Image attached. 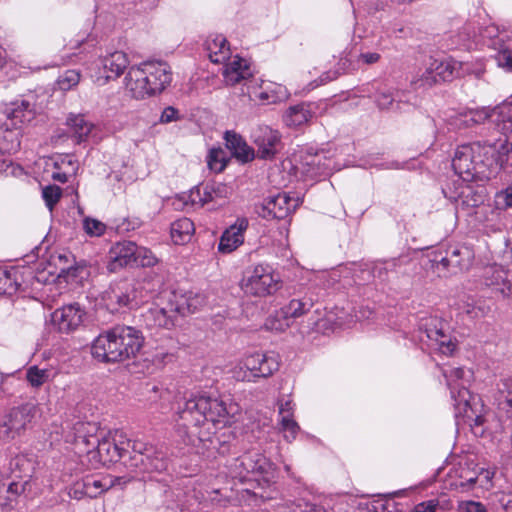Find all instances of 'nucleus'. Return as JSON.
Returning <instances> with one entry per match:
<instances>
[{"label": "nucleus", "instance_id": "nucleus-28", "mask_svg": "<svg viewBox=\"0 0 512 512\" xmlns=\"http://www.w3.org/2000/svg\"><path fill=\"white\" fill-rule=\"evenodd\" d=\"M101 64L103 66L105 81L116 79L123 74L129 65V59L125 52L114 51L102 58Z\"/></svg>", "mask_w": 512, "mask_h": 512}, {"label": "nucleus", "instance_id": "nucleus-36", "mask_svg": "<svg viewBox=\"0 0 512 512\" xmlns=\"http://www.w3.org/2000/svg\"><path fill=\"white\" fill-rule=\"evenodd\" d=\"M174 317L188 314V292L163 291L160 293Z\"/></svg>", "mask_w": 512, "mask_h": 512}, {"label": "nucleus", "instance_id": "nucleus-19", "mask_svg": "<svg viewBox=\"0 0 512 512\" xmlns=\"http://www.w3.org/2000/svg\"><path fill=\"white\" fill-rule=\"evenodd\" d=\"M76 443L84 444L88 453H94L99 456V462L102 464L116 462L120 459V452H116L113 441L107 434L102 438L93 436H78Z\"/></svg>", "mask_w": 512, "mask_h": 512}, {"label": "nucleus", "instance_id": "nucleus-4", "mask_svg": "<svg viewBox=\"0 0 512 512\" xmlns=\"http://www.w3.org/2000/svg\"><path fill=\"white\" fill-rule=\"evenodd\" d=\"M171 81L169 65L151 60L131 66L124 78V85L132 98L143 100L162 93Z\"/></svg>", "mask_w": 512, "mask_h": 512}, {"label": "nucleus", "instance_id": "nucleus-31", "mask_svg": "<svg viewBox=\"0 0 512 512\" xmlns=\"http://www.w3.org/2000/svg\"><path fill=\"white\" fill-rule=\"evenodd\" d=\"M131 479V477H115L102 480L94 476H86V491L84 493H86L89 498H95L110 487L125 485L130 482Z\"/></svg>", "mask_w": 512, "mask_h": 512}, {"label": "nucleus", "instance_id": "nucleus-1", "mask_svg": "<svg viewBox=\"0 0 512 512\" xmlns=\"http://www.w3.org/2000/svg\"><path fill=\"white\" fill-rule=\"evenodd\" d=\"M239 413V405L232 400L201 394L179 402L174 420L186 428L188 444L205 454L214 444L213 429L231 425Z\"/></svg>", "mask_w": 512, "mask_h": 512}, {"label": "nucleus", "instance_id": "nucleus-54", "mask_svg": "<svg viewBox=\"0 0 512 512\" xmlns=\"http://www.w3.org/2000/svg\"><path fill=\"white\" fill-rule=\"evenodd\" d=\"M462 72L463 76L465 75H474L476 78L480 79L485 73V63L483 60L476 61H462Z\"/></svg>", "mask_w": 512, "mask_h": 512}, {"label": "nucleus", "instance_id": "nucleus-9", "mask_svg": "<svg viewBox=\"0 0 512 512\" xmlns=\"http://www.w3.org/2000/svg\"><path fill=\"white\" fill-rule=\"evenodd\" d=\"M279 368L277 355L274 353L255 352L246 355L233 369V376L238 381H254L259 377H269Z\"/></svg>", "mask_w": 512, "mask_h": 512}, {"label": "nucleus", "instance_id": "nucleus-17", "mask_svg": "<svg viewBox=\"0 0 512 512\" xmlns=\"http://www.w3.org/2000/svg\"><path fill=\"white\" fill-rule=\"evenodd\" d=\"M299 205V198L290 197L287 193H278L269 197L257 209L263 218L284 219Z\"/></svg>", "mask_w": 512, "mask_h": 512}, {"label": "nucleus", "instance_id": "nucleus-58", "mask_svg": "<svg viewBox=\"0 0 512 512\" xmlns=\"http://www.w3.org/2000/svg\"><path fill=\"white\" fill-rule=\"evenodd\" d=\"M280 431L283 433L284 438L288 442H292L296 439L298 432L300 431V427L295 420L288 421L285 420V423H281Z\"/></svg>", "mask_w": 512, "mask_h": 512}, {"label": "nucleus", "instance_id": "nucleus-43", "mask_svg": "<svg viewBox=\"0 0 512 512\" xmlns=\"http://www.w3.org/2000/svg\"><path fill=\"white\" fill-rule=\"evenodd\" d=\"M108 435L113 441L116 452H120V459L125 456L129 450H132L133 441L127 436L123 430L109 431Z\"/></svg>", "mask_w": 512, "mask_h": 512}, {"label": "nucleus", "instance_id": "nucleus-7", "mask_svg": "<svg viewBox=\"0 0 512 512\" xmlns=\"http://www.w3.org/2000/svg\"><path fill=\"white\" fill-rule=\"evenodd\" d=\"M227 471L231 478L238 479L240 482H259L260 479L268 482L273 478L272 464L258 451H248L232 459L227 464Z\"/></svg>", "mask_w": 512, "mask_h": 512}, {"label": "nucleus", "instance_id": "nucleus-18", "mask_svg": "<svg viewBox=\"0 0 512 512\" xmlns=\"http://www.w3.org/2000/svg\"><path fill=\"white\" fill-rule=\"evenodd\" d=\"M473 252L468 247L454 248L451 252L436 262L435 269L439 274L446 276L447 273L456 274L459 271L468 269L473 261Z\"/></svg>", "mask_w": 512, "mask_h": 512}, {"label": "nucleus", "instance_id": "nucleus-23", "mask_svg": "<svg viewBox=\"0 0 512 512\" xmlns=\"http://www.w3.org/2000/svg\"><path fill=\"white\" fill-rule=\"evenodd\" d=\"M249 226V220L246 217H238L233 224L222 233L218 250L221 253H231L244 243V235Z\"/></svg>", "mask_w": 512, "mask_h": 512}, {"label": "nucleus", "instance_id": "nucleus-6", "mask_svg": "<svg viewBox=\"0 0 512 512\" xmlns=\"http://www.w3.org/2000/svg\"><path fill=\"white\" fill-rule=\"evenodd\" d=\"M282 285L280 274L273 266L259 263L246 268L240 288L247 296L265 298L274 295Z\"/></svg>", "mask_w": 512, "mask_h": 512}, {"label": "nucleus", "instance_id": "nucleus-46", "mask_svg": "<svg viewBox=\"0 0 512 512\" xmlns=\"http://www.w3.org/2000/svg\"><path fill=\"white\" fill-rule=\"evenodd\" d=\"M26 379L32 387H40L50 379V370L31 366L26 372Z\"/></svg>", "mask_w": 512, "mask_h": 512}, {"label": "nucleus", "instance_id": "nucleus-55", "mask_svg": "<svg viewBox=\"0 0 512 512\" xmlns=\"http://www.w3.org/2000/svg\"><path fill=\"white\" fill-rule=\"evenodd\" d=\"M495 205L498 209L506 210L512 207V183L495 195Z\"/></svg>", "mask_w": 512, "mask_h": 512}, {"label": "nucleus", "instance_id": "nucleus-2", "mask_svg": "<svg viewBox=\"0 0 512 512\" xmlns=\"http://www.w3.org/2000/svg\"><path fill=\"white\" fill-rule=\"evenodd\" d=\"M450 390L453 401L455 417L462 418L469 423L475 435L484 434V425L487 421L485 408L478 396L472 395L468 385L472 380L473 372L462 367H449L442 370Z\"/></svg>", "mask_w": 512, "mask_h": 512}, {"label": "nucleus", "instance_id": "nucleus-32", "mask_svg": "<svg viewBox=\"0 0 512 512\" xmlns=\"http://www.w3.org/2000/svg\"><path fill=\"white\" fill-rule=\"evenodd\" d=\"M491 397L497 407L504 411L512 409V377H502L491 391Z\"/></svg>", "mask_w": 512, "mask_h": 512}, {"label": "nucleus", "instance_id": "nucleus-61", "mask_svg": "<svg viewBox=\"0 0 512 512\" xmlns=\"http://www.w3.org/2000/svg\"><path fill=\"white\" fill-rule=\"evenodd\" d=\"M381 60V55L378 52L361 51L357 56L356 63L360 65H373Z\"/></svg>", "mask_w": 512, "mask_h": 512}, {"label": "nucleus", "instance_id": "nucleus-64", "mask_svg": "<svg viewBox=\"0 0 512 512\" xmlns=\"http://www.w3.org/2000/svg\"><path fill=\"white\" fill-rule=\"evenodd\" d=\"M497 63L500 67H504L512 71V49L505 48L498 52L496 56Z\"/></svg>", "mask_w": 512, "mask_h": 512}, {"label": "nucleus", "instance_id": "nucleus-33", "mask_svg": "<svg viewBox=\"0 0 512 512\" xmlns=\"http://www.w3.org/2000/svg\"><path fill=\"white\" fill-rule=\"evenodd\" d=\"M462 61L453 58L445 60L432 59V69L436 70L439 81H450L454 77L463 76Z\"/></svg>", "mask_w": 512, "mask_h": 512}, {"label": "nucleus", "instance_id": "nucleus-16", "mask_svg": "<svg viewBox=\"0 0 512 512\" xmlns=\"http://www.w3.org/2000/svg\"><path fill=\"white\" fill-rule=\"evenodd\" d=\"M86 311L78 303L63 305L51 314V323L60 333L76 331L84 322Z\"/></svg>", "mask_w": 512, "mask_h": 512}, {"label": "nucleus", "instance_id": "nucleus-56", "mask_svg": "<svg viewBox=\"0 0 512 512\" xmlns=\"http://www.w3.org/2000/svg\"><path fill=\"white\" fill-rule=\"evenodd\" d=\"M211 185H206L203 187V191L201 194V190L197 189L195 192H191V201L193 204H200L201 206L215 200L213 196V192L209 191Z\"/></svg>", "mask_w": 512, "mask_h": 512}, {"label": "nucleus", "instance_id": "nucleus-34", "mask_svg": "<svg viewBox=\"0 0 512 512\" xmlns=\"http://www.w3.org/2000/svg\"><path fill=\"white\" fill-rule=\"evenodd\" d=\"M477 475L475 468H471L469 464L460 465L456 471V479L451 486L461 493L474 491L476 488Z\"/></svg>", "mask_w": 512, "mask_h": 512}, {"label": "nucleus", "instance_id": "nucleus-11", "mask_svg": "<svg viewBox=\"0 0 512 512\" xmlns=\"http://www.w3.org/2000/svg\"><path fill=\"white\" fill-rule=\"evenodd\" d=\"M469 182L454 179L442 189L444 196L455 203L457 209H462L468 213L485 202L483 191L475 189Z\"/></svg>", "mask_w": 512, "mask_h": 512}, {"label": "nucleus", "instance_id": "nucleus-51", "mask_svg": "<svg viewBox=\"0 0 512 512\" xmlns=\"http://www.w3.org/2000/svg\"><path fill=\"white\" fill-rule=\"evenodd\" d=\"M207 165L214 172H221L226 166L224 152L221 149H212L207 155Z\"/></svg>", "mask_w": 512, "mask_h": 512}, {"label": "nucleus", "instance_id": "nucleus-8", "mask_svg": "<svg viewBox=\"0 0 512 512\" xmlns=\"http://www.w3.org/2000/svg\"><path fill=\"white\" fill-rule=\"evenodd\" d=\"M38 412V406L33 403H25L10 409L0 419V441L7 443L22 436L33 426Z\"/></svg>", "mask_w": 512, "mask_h": 512}, {"label": "nucleus", "instance_id": "nucleus-52", "mask_svg": "<svg viewBox=\"0 0 512 512\" xmlns=\"http://www.w3.org/2000/svg\"><path fill=\"white\" fill-rule=\"evenodd\" d=\"M83 229L89 236L99 237L104 234L106 225L98 219L85 217L83 219Z\"/></svg>", "mask_w": 512, "mask_h": 512}, {"label": "nucleus", "instance_id": "nucleus-26", "mask_svg": "<svg viewBox=\"0 0 512 512\" xmlns=\"http://www.w3.org/2000/svg\"><path fill=\"white\" fill-rule=\"evenodd\" d=\"M136 251L137 245L130 241H124L114 245L109 253L110 269L116 270L126 266H134Z\"/></svg>", "mask_w": 512, "mask_h": 512}, {"label": "nucleus", "instance_id": "nucleus-27", "mask_svg": "<svg viewBox=\"0 0 512 512\" xmlns=\"http://www.w3.org/2000/svg\"><path fill=\"white\" fill-rule=\"evenodd\" d=\"M511 105L507 103H502L494 108L482 107L475 110H470L465 114V124H480L486 121L488 118L496 116L497 124L501 123V120L506 117L511 110Z\"/></svg>", "mask_w": 512, "mask_h": 512}, {"label": "nucleus", "instance_id": "nucleus-60", "mask_svg": "<svg viewBox=\"0 0 512 512\" xmlns=\"http://www.w3.org/2000/svg\"><path fill=\"white\" fill-rule=\"evenodd\" d=\"M188 313H194L206 303V298L201 293L188 292Z\"/></svg>", "mask_w": 512, "mask_h": 512}, {"label": "nucleus", "instance_id": "nucleus-39", "mask_svg": "<svg viewBox=\"0 0 512 512\" xmlns=\"http://www.w3.org/2000/svg\"><path fill=\"white\" fill-rule=\"evenodd\" d=\"M20 147L19 131L0 125V154L16 152Z\"/></svg>", "mask_w": 512, "mask_h": 512}, {"label": "nucleus", "instance_id": "nucleus-41", "mask_svg": "<svg viewBox=\"0 0 512 512\" xmlns=\"http://www.w3.org/2000/svg\"><path fill=\"white\" fill-rule=\"evenodd\" d=\"M436 70L432 69V59L424 68H420L411 80V85L415 89L428 88L439 81Z\"/></svg>", "mask_w": 512, "mask_h": 512}, {"label": "nucleus", "instance_id": "nucleus-57", "mask_svg": "<svg viewBox=\"0 0 512 512\" xmlns=\"http://www.w3.org/2000/svg\"><path fill=\"white\" fill-rule=\"evenodd\" d=\"M42 195L46 205L51 210L53 206L59 201L62 195V191L58 186H47L43 189Z\"/></svg>", "mask_w": 512, "mask_h": 512}, {"label": "nucleus", "instance_id": "nucleus-37", "mask_svg": "<svg viewBox=\"0 0 512 512\" xmlns=\"http://www.w3.org/2000/svg\"><path fill=\"white\" fill-rule=\"evenodd\" d=\"M194 231V223L186 217L180 218L171 224V238L175 244H184L190 241Z\"/></svg>", "mask_w": 512, "mask_h": 512}, {"label": "nucleus", "instance_id": "nucleus-42", "mask_svg": "<svg viewBox=\"0 0 512 512\" xmlns=\"http://www.w3.org/2000/svg\"><path fill=\"white\" fill-rule=\"evenodd\" d=\"M312 117V113L308 106L305 104H299L290 107L285 115L284 121L288 126L298 127L307 123Z\"/></svg>", "mask_w": 512, "mask_h": 512}, {"label": "nucleus", "instance_id": "nucleus-10", "mask_svg": "<svg viewBox=\"0 0 512 512\" xmlns=\"http://www.w3.org/2000/svg\"><path fill=\"white\" fill-rule=\"evenodd\" d=\"M149 281L120 282L107 292L106 304L112 311L133 309L147 301Z\"/></svg>", "mask_w": 512, "mask_h": 512}, {"label": "nucleus", "instance_id": "nucleus-53", "mask_svg": "<svg viewBox=\"0 0 512 512\" xmlns=\"http://www.w3.org/2000/svg\"><path fill=\"white\" fill-rule=\"evenodd\" d=\"M30 468V461L24 455H17L10 461V470L16 477L28 475Z\"/></svg>", "mask_w": 512, "mask_h": 512}, {"label": "nucleus", "instance_id": "nucleus-5", "mask_svg": "<svg viewBox=\"0 0 512 512\" xmlns=\"http://www.w3.org/2000/svg\"><path fill=\"white\" fill-rule=\"evenodd\" d=\"M494 160L488 161L483 155L482 143L475 142L459 146L452 159V167L457 176L456 179L472 181L490 177V168Z\"/></svg>", "mask_w": 512, "mask_h": 512}, {"label": "nucleus", "instance_id": "nucleus-63", "mask_svg": "<svg viewBox=\"0 0 512 512\" xmlns=\"http://www.w3.org/2000/svg\"><path fill=\"white\" fill-rule=\"evenodd\" d=\"M55 165L58 169H66L73 175L76 174L79 167L78 162L75 159H73L72 156L69 155L61 157L60 161L55 162Z\"/></svg>", "mask_w": 512, "mask_h": 512}, {"label": "nucleus", "instance_id": "nucleus-21", "mask_svg": "<svg viewBox=\"0 0 512 512\" xmlns=\"http://www.w3.org/2000/svg\"><path fill=\"white\" fill-rule=\"evenodd\" d=\"M504 138L500 137L493 143H483V155L488 161L489 158H492L494 162L492 163V167L490 168V173L496 170L498 167H502L504 164L510 163L512 152V135L509 133H503Z\"/></svg>", "mask_w": 512, "mask_h": 512}, {"label": "nucleus", "instance_id": "nucleus-29", "mask_svg": "<svg viewBox=\"0 0 512 512\" xmlns=\"http://www.w3.org/2000/svg\"><path fill=\"white\" fill-rule=\"evenodd\" d=\"M223 76L227 84L235 85L241 80L251 77L252 71L250 65L245 59L236 56L232 61L225 65Z\"/></svg>", "mask_w": 512, "mask_h": 512}, {"label": "nucleus", "instance_id": "nucleus-22", "mask_svg": "<svg viewBox=\"0 0 512 512\" xmlns=\"http://www.w3.org/2000/svg\"><path fill=\"white\" fill-rule=\"evenodd\" d=\"M143 321L147 328H166L170 329L175 324V317L170 311L161 294L156 298L153 305L143 314Z\"/></svg>", "mask_w": 512, "mask_h": 512}, {"label": "nucleus", "instance_id": "nucleus-30", "mask_svg": "<svg viewBox=\"0 0 512 512\" xmlns=\"http://www.w3.org/2000/svg\"><path fill=\"white\" fill-rule=\"evenodd\" d=\"M224 138L227 148L237 159L242 162H248L254 159V150L239 134L234 131H226Z\"/></svg>", "mask_w": 512, "mask_h": 512}, {"label": "nucleus", "instance_id": "nucleus-13", "mask_svg": "<svg viewBox=\"0 0 512 512\" xmlns=\"http://www.w3.org/2000/svg\"><path fill=\"white\" fill-rule=\"evenodd\" d=\"M422 328L430 345L443 355L450 356L456 350L457 341L448 333V326L441 319L429 317L422 324Z\"/></svg>", "mask_w": 512, "mask_h": 512}, {"label": "nucleus", "instance_id": "nucleus-49", "mask_svg": "<svg viewBox=\"0 0 512 512\" xmlns=\"http://www.w3.org/2000/svg\"><path fill=\"white\" fill-rule=\"evenodd\" d=\"M475 472L477 475L476 488L477 490L487 491L492 488V480L494 478L495 472L490 469L485 468H475Z\"/></svg>", "mask_w": 512, "mask_h": 512}, {"label": "nucleus", "instance_id": "nucleus-3", "mask_svg": "<svg viewBox=\"0 0 512 512\" xmlns=\"http://www.w3.org/2000/svg\"><path fill=\"white\" fill-rule=\"evenodd\" d=\"M143 336L131 326L117 325L100 334L91 347L94 358L101 362H120L134 357L143 345Z\"/></svg>", "mask_w": 512, "mask_h": 512}, {"label": "nucleus", "instance_id": "nucleus-12", "mask_svg": "<svg viewBox=\"0 0 512 512\" xmlns=\"http://www.w3.org/2000/svg\"><path fill=\"white\" fill-rule=\"evenodd\" d=\"M128 467L139 472H160L166 469V462L161 453L152 445L140 440H133L132 454L128 461Z\"/></svg>", "mask_w": 512, "mask_h": 512}, {"label": "nucleus", "instance_id": "nucleus-45", "mask_svg": "<svg viewBox=\"0 0 512 512\" xmlns=\"http://www.w3.org/2000/svg\"><path fill=\"white\" fill-rule=\"evenodd\" d=\"M281 314L282 308L266 319L265 327L267 330L282 332L290 327L292 324L291 320L287 316L283 317Z\"/></svg>", "mask_w": 512, "mask_h": 512}, {"label": "nucleus", "instance_id": "nucleus-20", "mask_svg": "<svg viewBox=\"0 0 512 512\" xmlns=\"http://www.w3.org/2000/svg\"><path fill=\"white\" fill-rule=\"evenodd\" d=\"M296 168L310 178L327 175L333 169L331 160L323 151L315 153L306 151L299 156Z\"/></svg>", "mask_w": 512, "mask_h": 512}, {"label": "nucleus", "instance_id": "nucleus-38", "mask_svg": "<svg viewBox=\"0 0 512 512\" xmlns=\"http://www.w3.org/2000/svg\"><path fill=\"white\" fill-rule=\"evenodd\" d=\"M67 125L77 143L85 141L94 128V125L87 121L83 115H70L67 118Z\"/></svg>", "mask_w": 512, "mask_h": 512}, {"label": "nucleus", "instance_id": "nucleus-25", "mask_svg": "<svg viewBox=\"0 0 512 512\" xmlns=\"http://www.w3.org/2000/svg\"><path fill=\"white\" fill-rule=\"evenodd\" d=\"M1 111L7 119L12 121L15 128L30 123L35 117L34 106L24 99L5 103Z\"/></svg>", "mask_w": 512, "mask_h": 512}, {"label": "nucleus", "instance_id": "nucleus-48", "mask_svg": "<svg viewBox=\"0 0 512 512\" xmlns=\"http://www.w3.org/2000/svg\"><path fill=\"white\" fill-rule=\"evenodd\" d=\"M157 262V257L150 249L137 246L134 266L151 267L154 266Z\"/></svg>", "mask_w": 512, "mask_h": 512}, {"label": "nucleus", "instance_id": "nucleus-59", "mask_svg": "<svg viewBox=\"0 0 512 512\" xmlns=\"http://www.w3.org/2000/svg\"><path fill=\"white\" fill-rule=\"evenodd\" d=\"M86 482L85 477L75 481L69 488H68V495L70 498L80 500L84 497H87L86 493Z\"/></svg>", "mask_w": 512, "mask_h": 512}, {"label": "nucleus", "instance_id": "nucleus-35", "mask_svg": "<svg viewBox=\"0 0 512 512\" xmlns=\"http://www.w3.org/2000/svg\"><path fill=\"white\" fill-rule=\"evenodd\" d=\"M207 51L213 63H224L230 58V47L223 35H216L207 40Z\"/></svg>", "mask_w": 512, "mask_h": 512}, {"label": "nucleus", "instance_id": "nucleus-24", "mask_svg": "<svg viewBox=\"0 0 512 512\" xmlns=\"http://www.w3.org/2000/svg\"><path fill=\"white\" fill-rule=\"evenodd\" d=\"M483 278L487 286L493 287L502 295H512V270L500 265H491L484 269Z\"/></svg>", "mask_w": 512, "mask_h": 512}, {"label": "nucleus", "instance_id": "nucleus-47", "mask_svg": "<svg viewBox=\"0 0 512 512\" xmlns=\"http://www.w3.org/2000/svg\"><path fill=\"white\" fill-rule=\"evenodd\" d=\"M80 81V73L77 70H66L57 79V86L62 91H68L76 87Z\"/></svg>", "mask_w": 512, "mask_h": 512}, {"label": "nucleus", "instance_id": "nucleus-44", "mask_svg": "<svg viewBox=\"0 0 512 512\" xmlns=\"http://www.w3.org/2000/svg\"><path fill=\"white\" fill-rule=\"evenodd\" d=\"M16 271L0 269V294L12 295L17 292L19 284L15 279Z\"/></svg>", "mask_w": 512, "mask_h": 512}, {"label": "nucleus", "instance_id": "nucleus-14", "mask_svg": "<svg viewBox=\"0 0 512 512\" xmlns=\"http://www.w3.org/2000/svg\"><path fill=\"white\" fill-rule=\"evenodd\" d=\"M351 275L355 283L369 282L371 279L387 280V266L382 262H376L372 265L352 263L350 266L341 267L339 270L331 272L330 276L333 280L338 277H348Z\"/></svg>", "mask_w": 512, "mask_h": 512}, {"label": "nucleus", "instance_id": "nucleus-15", "mask_svg": "<svg viewBox=\"0 0 512 512\" xmlns=\"http://www.w3.org/2000/svg\"><path fill=\"white\" fill-rule=\"evenodd\" d=\"M251 139L257 147L258 157L264 160L275 158L283 147L280 133L269 126L256 127L251 134Z\"/></svg>", "mask_w": 512, "mask_h": 512}, {"label": "nucleus", "instance_id": "nucleus-40", "mask_svg": "<svg viewBox=\"0 0 512 512\" xmlns=\"http://www.w3.org/2000/svg\"><path fill=\"white\" fill-rule=\"evenodd\" d=\"M313 306L310 298L292 299L288 304L282 307V316H287L291 322L305 313H307Z\"/></svg>", "mask_w": 512, "mask_h": 512}, {"label": "nucleus", "instance_id": "nucleus-50", "mask_svg": "<svg viewBox=\"0 0 512 512\" xmlns=\"http://www.w3.org/2000/svg\"><path fill=\"white\" fill-rule=\"evenodd\" d=\"M374 102L380 110L389 109L394 102L393 91L389 88H379L374 95Z\"/></svg>", "mask_w": 512, "mask_h": 512}, {"label": "nucleus", "instance_id": "nucleus-62", "mask_svg": "<svg viewBox=\"0 0 512 512\" xmlns=\"http://www.w3.org/2000/svg\"><path fill=\"white\" fill-rule=\"evenodd\" d=\"M458 512H487L486 507L477 501H460L457 506Z\"/></svg>", "mask_w": 512, "mask_h": 512}]
</instances>
